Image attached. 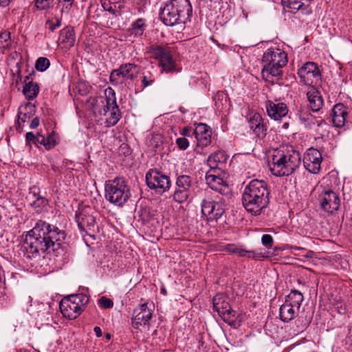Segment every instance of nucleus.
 Segmentation results:
<instances>
[{
  "instance_id": "nucleus-54",
  "label": "nucleus",
  "mask_w": 352,
  "mask_h": 352,
  "mask_svg": "<svg viewBox=\"0 0 352 352\" xmlns=\"http://www.w3.org/2000/svg\"><path fill=\"white\" fill-rule=\"evenodd\" d=\"M35 144L43 145L45 147V137L38 134Z\"/></svg>"
},
{
  "instance_id": "nucleus-42",
  "label": "nucleus",
  "mask_w": 352,
  "mask_h": 352,
  "mask_svg": "<svg viewBox=\"0 0 352 352\" xmlns=\"http://www.w3.org/2000/svg\"><path fill=\"white\" fill-rule=\"evenodd\" d=\"M50 65V62L48 58L45 57L38 58L35 64L36 69L39 72L45 71Z\"/></svg>"
},
{
  "instance_id": "nucleus-6",
  "label": "nucleus",
  "mask_w": 352,
  "mask_h": 352,
  "mask_svg": "<svg viewBox=\"0 0 352 352\" xmlns=\"http://www.w3.org/2000/svg\"><path fill=\"white\" fill-rule=\"evenodd\" d=\"M105 198L110 203L123 206L131 197V190L127 181L124 177H116L106 182Z\"/></svg>"
},
{
  "instance_id": "nucleus-57",
  "label": "nucleus",
  "mask_w": 352,
  "mask_h": 352,
  "mask_svg": "<svg viewBox=\"0 0 352 352\" xmlns=\"http://www.w3.org/2000/svg\"><path fill=\"white\" fill-rule=\"evenodd\" d=\"M39 125V118L38 117H35L31 122L30 124V127L31 129H36Z\"/></svg>"
},
{
  "instance_id": "nucleus-8",
  "label": "nucleus",
  "mask_w": 352,
  "mask_h": 352,
  "mask_svg": "<svg viewBox=\"0 0 352 352\" xmlns=\"http://www.w3.org/2000/svg\"><path fill=\"white\" fill-rule=\"evenodd\" d=\"M145 179L147 186L159 195L167 192L171 186L170 177L157 169H150L146 173Z\"/></svg>"
},
{
  "instance_id": "nucleus-60",
  "label": "nucleus",
  "mask_w": 352,
  "mask_h": 352,
  "mask_svg": "<svg viewBox=\"0 0 352 352\" xmlns=\"http://www.w3.org/2000/svg\"><path fill=\"white\" fill-rule=\"evenodd\" d=\"M12 0H0V6L2 7H6L9 5Z\"/></svg>"
},
{
  "instance_id": "nucleus-39",
  "label": "nucleus",
  "mask_w": 352,
  "mask_h": 352,
  "mask_svg": "<svg viewBox=\"0 0 352 352\" xmlns=\"http://www.w3.org/2000/svg\"><path fill=\"white\" fill-rule=\"evenodd\" d=\"M48 201L45 197H38L36 199H33L30 205L37 211L40 212L43 208L47 206Z\"/></svg>"
},
{
  "instance_id": "nucleus-13",
  "label": "nucleus",
  "mask_w": 352,
  "mask_h": 352,
  "mask_svg": "<svg viewBox=\"0 0 352 352\" xmlns=\"http://www.w3.org/2000/svg\"><path fill=\"white\" fill-rule=\"evenodd\" d=\"M152 309L148 306V303H143L137 307L133 313L132 325L138 329L142 325H148L152 318Z\"/></svg>"
},
{
  "instance_id": "nucleus-53",
  "label": "nucleus",
  "mask_w": 352,
  "mask_h": 352,
  "mask_svg": "<svg viewBox=\"0 0 352 352\" xmlns=\"http://www.w3.org/2000/svg\"><path fill=\"white\" fill-rule=\"evenodd\" d=\"M56 23H54L51 21L48 20L47 23L50 25L49 29L54 32L57 28H59L61 25V20L58 18L56 19Z\"/></svg>"
},
{
  "instance_id": "nucleus-37",
  "label": "nucleus",
  "mask_w": 352,
  "mask_h": 352,
  "mask_svg": "<svg viewBox=\"0 0 352 352\" xmlns=\"http://www.w3.org/2000/svg\"><path fill=\"white\" fill-rule=\"evenodd\" d=\"M72 298L74 300L79 307L81 308V311L84 309L85 305L89 302V298L86 294H78L75 295H71Z\"/></svg>"
},
{
  "instance_id": "nucleus-25",
  "label": "nucleus",
  "mask_w": 352,
  "mask_h": 352,
  "mask_svg": "<svg viewBox=\"0 0 352 352\" xmlns=\"http://www.w3.org/2000/svg\"><path fill=\"white\" fill-rule=\"evenodd\" d=\"M285 7L292 10H301L302 14H309L311 13L309 4H305L302 0H282Z\"/></svg>"
},
{
  "instance_id": "nucleus-20",
  "label": "nucleus",
  "mask_w": 352,
  "mask_h": 352,
  "mask_svg": "<svg viewBox=\"0 0 352 352\" xmlns=\"http://www.w3.org/2000/svg\"><path fill=\"white\" fill-rule=\"evenodd\" d=\"M206 181L212 190L217 191L221 195L229 194L230 188L228 185L221 177L207 173L206 175Z\"/></svg>"
},
{
  "instance_id": "nucleus-64",
  "label": "nucleus",
  "mask_w": 352,
  "mask_h": 352,
  "mask_svg": "<svg viewBox=\"0 0 352 352\" xmlns=\"http://www.w3.org/2000/svg\"><path fill=\"white\" fill-rule=\"evenodd\" d=\"M351 331H352V324H351V328H350V329H349V333H351Z\"/></svg>"
},
{
  "instance_id": "nucleus-52",
  "label": "nucleus",
  "mask_w": 352,
  "mask_h": 352,
  "mask_svg": "<svg viewBox=\"0 0 352 352\" xmlns=\"http://www.w3.org/2000/svg\"><path fill=\"white\" fill-rule=\"evenodd\" d=\"M29 195L32 196L34 199H36L38 197H41L40 195V188L36 186H33L32 187L30 188Z\"/></svg>"
},
{
  "instance_id": "nucleus-45",
  "label": "nucleus",
  "mask_w": 352,
  "mask_h": 352,
  "mask_svg": "<svg viewBox=\"0 0 352 352\" xmlns=\"http://www.w3.org/2000/svg\"><path fill=\"white\" fill-rule=\"evenodd\" d=\"M98 304L102 309H109L113 306V300L106 296L100 298L98 300Z\"/></svg>"
},
{
  "instance_id": "nucleus-10",
  "label": "nucleus",
  "mask_w": 352,
  "mask_h": 352,
  "mask_svg": "<svg viewBox=\"0 0 352 352\" xmlns=\"http://www.w3.org/2000/svg\"><path fill=\"white\" fill-rule=\"evenodd\" d=\"M298 75L304 85L311 87L317 84L320 80V73L317 64L307 62L298 69Z\"/></svg>"
},
{
  "instance_id": "nucleus-32",
  "label": "nucleus",
  "mask_w": 352,
  "mask_h": 352,
  "mask_svg": "<svg viewBox=\"0 0 352 352\" xmlns=\"http://www.w3.org/2000/svg\"><path fill=\"white\" fill-rule=\"evenodd\" d=\"M227 156L223 151H218L211 154L208 158V164L211 168H216L219 163H224Z\"/></svg>"
},
{
  "instance_id": "nucleus-47",
  "label": "nucleus",
  "mask_w": 352,
  "mask_h": 352,
  "mask_svg": "<svg viewBox=\"0 0 352 352\" xmlns=\"http://www.w3.org/2000/svg\"><path fill=\"white\" fill-rule=\"evenodd\" d=\"M56 144L55 137L53 134L48 135L45 137V148L50 150L54 147Z\"/></svg>"
},
{
  "instance_id": "nucleus-14",
  "label": "nucleus",
  "mask_w": 352,
  "mask_h": 352,
  "mask_svg": "<svg viewBox=\"0 0 352 352\" xmlns=\"http://www.w3.org/2000/svg\"><path fill=\"white\" fill-rule=\"evenodd\" d=\"M59 308L63 316L69 320L76 319L82 312L81 308L74 302L71 296L65 297L60 302Z\"/></svg>"
},
{
  "instance_id": "nucleus-23",
  "label": "nucleus",
  "mask_w": 352,
  "mask_h": 352,
  "mask_svg": "<svg viewBox=\"0 0 352 352\" xmlns=\"http://www.w3.org/2000/svg\"><path fill=\"white\" fill-rule=\"evenodd\" d=\"M348 112L346 107L341 104H336L332 109V122L336 127H342L344 125Z\"/></svg>"
},
{
  "instance_id": "nucleus-18",
  "label": "nucleus",
  "mask_w": 352,
  "mask_h": 352,
  "mask_svg": "<svg viewBox=\"0 0 352 352\" xmlns=\"http://www.w3.org/2000/svg\"><path fill=\"white\" fill-rule=\"evenodd\" d=\"M340 202L338 195L332 190H328L323 195L321 206L326 212L332 213L339 209Z\"/></svg>"
},
{
  "instance_id": "nucleus-26",
  "label": "nucleus",
  "mask_w": 352,
  "mask_h": 352,
  "mask_svg": "<svg viewBox=\"0 0 352 352\" xmlns=\"http://www.w3.org/2000/svg\"><path fill=\"white\" fill-rule=\"evenodd\" d=\"M106 103L103 109L100 111L101 116H107V113L111 111L113 103H117L115 91L111 87H108L104 91Z\"/></svg>"
},
{
  "instance_id": "nucleus-44",
  "label": "nucleus",
  "mask_w": 352,
  "mask_h": 352,
  "mask_svg": "<svg viewBox=\"0 0 352 352\" xmlns=\"http://www.w3.org/2000/svg\"><path fill=\"white\" fill-rule=\"evenodd\" d=\"M155 81V78L153 75L150 72H147L146 74H143L142 78V84L144 88H146L150 85H151Z\"/></svg>"
},
{
  "instance_id": "nucleus-17",
  "label": "nucleus",
  "mask_w": 352,
  "mask_h": 352,
  "mask_svg": "<svg viewBox=\"0 0 352 352\" xmlns=\"http://www.w3.org/2000/svg\"><path fill=\"white\" fill-rule=\"evenodd\" d=\"M224 250L230 254H237L240 257H245L255 260H263L267 257V256H265L263 252L258 250H247L234 244L227 245Z\"/></svg>"
},
{
  "instance_id": "nucleus-56",
  "label": "nucleus",
  "mask_w": 352,
  "mask_h": 352,
  "mask_svg": "<svg viewBox=\"0 0 352 352\" xmlns=\"http://www.w3.org/2000/svg\"><path fill=\"white\" fill-rule=\"evenodd\" d=\"M27 141H32L35 143L37 136H36L32 132H28L25 135Z\"/></svg>"
},
{
  "instance_id": "nucleus-27",
  "label": "nucleus",
  "mask_w": 352,
  "mask_h": 352,
  "mask_svg": "<svg viewBox=\"0 0 352 352\" xmlns=\"http://www.w3.org/2000/svg\"><path fill=\"white\" fill-rule=\"evenodd\" d=\"M303 300L302 294L296 289H292L286 296L285 303L298 311Z\"/></svg>"
},
{
  "instance_id": "nucleus-63",
  "label": "nucleus",
  "mask_w": 352,
  "mask_h": 352,
  "mask_svg": "<svg viewBox=\"0 0 352 352\" xmlns=\"http://www.w3.org/2000/svg\"><path fill=\"white\" fill-rule=\"evenodd\" d=\"M293 248H294V250H299V249H300V248L296 247H296H294Z\"/></svg>"
},
{
  "instance_id": "nucleus-36",
  "label": "nucleus",
  "mask_w": 352,
  "mask_h": 352,
  "mask_svg": "<svg viewBox=\"0 0 352 352\" xmlns=\"http://www.w3.org/2000/svg\"><path fill=\"white\" fill-rule=\"evenodd\" d=\"M190 196V190L181 189L177 188L174 194H173V199L178 203H184L185 202Z\"/></svg>"
},
{
  "instance_id": "nucleus-29",
  "label": "nucleus",
  "mask_w": 352,
  "mask_h": 352,
  "mask_svg": "<svg viewBox=\"0 0 352 352\" xmlns=\"http://www.w3.org/2000/svg\"><path fill=\"white\" fill-rule=\"evenodd\" d=\"M297 311L284 302L279 308L280 318L284 322H288L294 318Z\"/></svg>"
},
{
  "instance_id": "nucleus-11",
  "label": "nucleus",
  "mask_w": 352,
  "mask_h": 352,
  "mask_svg": "<svg viewBox=\"0 0 352 352\" xmlns=\"http://www.w3.org/2000/svg\"><path fill=\"white\" fill-rule=\"evenodd\" d=\"M322 160L320 152L316 148H310L304 154L303 165L309 173L317 174L320 170Z\"/></svg>"
},
{
  "instance_id": "nucleus-43",
  "label": "nucleus",
  "mask_w": 352,
  "mask_h": 352,
  "mask_svg": "<svg viewBox=\"0 0 352 352\" xmlns=\"http://www.w3.org/2000/svg\"><path fill=\"white\" fill-rule=\"evenodd\" d=\"M28 108H32L31 106H25L24 107H20L19 109L18 113V122L20 124L21 122L25 123L28 119H30V116L29 112L27 111Z\"/></svg>"
},
{
  "instance_id": "nucleus-3",
  "label": "nucleus",
  "mask_w": 352,
  "mask_h": 352,
  "mask_svg": "<svg viewBox=\"0 0 352 352\" xmlns=\"http://www.w3.org/2000/svg\"><path fill=\"white\" fill-rule=\"evenodd\" d=\"M288 62L287 54L279 48H270L263 55V67L261 71L263 79L274 84L283 76L282 68Z\"/></svg>"
},
{
  "instance_id": "nucleus-9",
  "label": "nucleus",
  "mask_w": 352,
  "mask_h": 352,
  "mask_svg": "<svg viewBox=\"0 0 352 352\" xmlns=\"http://www.w3.org/2000/svg\"><path fill=\"white\" fill-rule=\"evenodd\" d=\"M201 213L208 221L219 219L224 213L225 208L222 204L214 201L210 196L206 195L201 201Z\"/></svg>"
},
{
  "instance_id": "nucleus-31",
  "label": "nucleus",
  "mask_w": 352,
  "mask_h": 352,
  "mask_svg": "<svg viewBox=\"0 0 352 352\" xmlns=\"http://www.w3.org/2000/svg\"><path fill=\"white\" fill-rule=\"evenodd\" d=\"M146 30L145 21L143 19H138L131 25V28L129 30V36L134 38L141 37Z\"/></svg>"
},
{
  "instance_id": "nucleus-50",
  "label": "nucleus",
  "mask_w": 352,
  "mask_h": 352,
  "mask_svg": "<svg viewBox=\"0 0 352 352\" xmlns=\"http://www.w3.org/2000/svg\"><path fill=\"white\" fill-rule=\"evenodd\" d=\"M176 144L180 150H186L189 146V142L184 137L178 138L176 140Z\"/></svg>"
},
{
  "instance_id": "nucleus-24",
  "label": "nucleus",
  "mask_w": 352,
  "mask_h": 352,
  "mask_svg": "<svg viewBox=\"0 0 352 352\" xmlns=\"http://www.w3.org/2000/svg\"><path fill=\"white\" fill-rule=\"evenodd\" d=\"M58 43L63 45V47L70 48L75 43L74 30L71 27H66L63 29L58 37Z\"/></svg>"
},
{
  "instance_id": "nucleus-40",
  "label": "nucleus",
  "mask_w": 352,
  "mask_h": 352,
  "mask_svg": "<svg viewBox=\"0 0 352 352\" xmlns=\"http://www.w3.org/2000/svg\"><path fill=\"white\" fill-rule=\"evenodd\" d=\"M11 44L10 42V33L9 32H4L0 34V48L3 52L6 49H8Z\"/></svg>"
},
{
  "instance_id": "nucleus-62",
  "label": "nucleus",
  "mask_w": 352,
  "mask_h": 352,
  "mask_svg": "<svg viewBox=\"0 0 352 352\" xmlns=\"http://www.w3.org/2000/svg\"><path fill=\"white\" fill-rule=\"evenodd\" d=\"M113 1V3H118L120 1V0H112Z\"/></svg>"
},
{
  "instance_id": "nucleus-12",
  "label": "nucleus",
  "mask_w": 352,
  "mask_h": 352,
  "mask_svg": "<svg viewBox=\"0 0 352 352\" xmlns=\"http://www.w3.org/2000/svg\"><path fill=\"white\" fill-rule=\"evenodd\" d=\"M90 208L83 209L76 214V221L79 229L88 234L98 230L96 218L89 212Z\"/></svg>"
},
{
  "instance_id": "nucleus-4",
  "label": "nucleus",
  "mask_w": 352,
  "mask_h": 352,
  "mask_svg": "<svg viewBox=\"0 0 352 352\" xmlns=\"http://www.w3.org/2000/svg\"><path fill=\"white\" fill-rule=\"evenodd\" d=\"M301 157L299 152L292 147L287 151L278 149L272 157L269 167L272 174L277 177L292 175L300 166Z\"/></svg>"
},
{
  "instance_id": "nucleus-48",
  "label": "nucleus",
  "mask_w": 352,
  "mask_h": 352,
  "mask_svg": "<svg viewBox=\"0 0 352 352\" xmlns=\"http://www.w3.org/2000/svg\"><path fill=\"white\" fill-rule=\"evenodd\" d=\"M261 242L264 246L270 248L273 245L274 239L270 234H265L261 237Z\"/></svg>"
},
{
  "instance_id": "nucleus-49",
  "label": "nucleus",
  "mask_w": 352,
  "mask_h": 352,
  "mask_svg": "<svg viewBox=\"0 0 352 352\" xmlns=\"http://www.w3.org/2000/svg\"><path fill=\"white\" fill-rule=\"evenodd\" d=\"M334 307L340 314H345L346 312V306L341 300H338L335 302Z\"/></svg>"
},
{
  "instance_id": "nucleus-46",
  "label": "nucleus",
  "mask_w": 352,
  "mask_h": 352,
  "mask_svg": "<svg viewBox=\"0 0 352 352\" xmlns=\"http://www.w3.org/2000/svg\"><path fill=\"white\" fill-rule=\"evenodd\" d=\"M54 0H36L35 6L40 10H43L51 7Z\"/></svg>"
},
{
  "instance_id": "nucleus-5",
  "label": "nucleus",
  "mask_w": 352,
  "mask_h": 352,
  "mask_svg": "<svg viewBox=\"0 0 352 352\" xmlns=\"http://www.w3.org/2000/svg\"><path fill=\"white\" fill-rule=\"evenodd\" d=\"M192 6L189 0H170L160 13L161 21L167 26L185 23L192 15Z\"/></svg>"
},
{
  "instance_id": "nucleus-16",
  "label": "nucleus",
  "mask_w": 352,
  "mask_h": 352,
  "mask_svg": "<svg viewBox=\"0 0 352 352\" xmlns=\"http://www.w3.org/2000/svg\"><path fill=\"white\" fill-rule=\"evenodd\" d=\"M265 104L267 115L275 120H280L288 113L287 105L283 102H278L277 100L275 101L267 100Z\"/></svg>"
},
{
  "instance_id": "nucleus-51",
  "label": "nucleus",
  "mask_w": 352,
  "mask_h": 352,
  "mask_svg": "<svg viewBox=\"0 0 352 352\" xmlns=\"http://www.w3.org/2000/svg\"><path fill=\"white\" fill-rule=\"evenodd\" d=\"M311 113L308 108L302 107L300 108L298 112V118L300 122L304 120V118H307Z\"/></svg>"
},
{
  "instance_id": "nucleus-38",
  "label": "nucleus",
  "mask_w": 352,
  "mask_h": 352,
  "mask_svg": "<svg viewBox=\"0 0 352 352\" xmlns=\"http://www.w3.org/2000/svg\"><path fill=\"white\" fill-rule=\"evenodd\" d=\"M322 121V120L318 119L312 114H310L307 118H304V120L301 124H304L306 128L311 129L314 126H319Z\"/></svg>"
},
{
  "instance_id": "nucleus-2",
  "label": "nucleus",
  "mask_w": 352,
  "mask_h": 352,
  "mask_svg": "<svg viewBox=\"0 0 352 352\" xmlns=\"http://www.w3.org/2000/svg\"><path fill=\"white\" fill-rule=\"evenodd\" d=\"M270 190L264 180L252 179L243 188V206L252 215H259L270 203Z\"/></svg>"
},
{
  "instance_id": "nucleus-22",
  "label": "nucleus",
  "mask_w": 352,
  "mask_h": 352,
  "mask_svg": "<svg viewBox=\"0 0 352 352\" xmlns=\"http://www.w3.org/2000/svg\"><path fill=\"white\" fill-rule=\"evenodd\" d=\"M307 96L310 109L314 112L320 111L324 103L320 92L314 86H311L307 91Z\"/></svg>"
},
{
  "instance_id": "nucleus-15",
  "label": "nucleus",
  "mask_w": 352,
  "mask_h": 352,
  "mask_svg": "<svg viewBox=\"0 0 352 352\" xmlns=\"http://www.w3.org/2000/svg\"><path fill=\"white\" fill-rule=\"evenodd\" d=\"M248 126L258 138L263 140L265 138L267 126L259 113H254L250 116Z\"/></svg>"
},
{
  "instance_id": "nucleus-55",
  "label": "nucleus",
  "mask_w": 352,
  "mask_h": 352,
  "mask_svg": "<svg viewBox=\"0 0 352 352\" xmlns=\"http://www.w3.org/2000/svg\"><path fill=\"white\" fill-rule=\"evenodd\" d=\"M192 134V131L188 127L184 128L181 131V135L185 137H190Z\"/></svg>"
},
{
  "instance_id": "nucleus-1",
  "label": "nucleus",
  "mask_w": 352,
  "mask_h": 352,
  "mask_svg": "<svg viewBox=\"0 0 352 352\" xmlns=\"http://www.w3.org/2000/svg\"><path fill=\"white\" fill-rule=\"evenodd\" d=\"M64 230L43 221H38L25 236L22 250L29 259L44 257L45 252H53L58 256L64 252Z\"/></svg>"
},
{
  "instance_id": "nucleus-35",
  "label": "nucleus",
  "mask_w": 352,
  "mask_h": 352,
  "mask_svg": "<svg viewBox=\"0 0 352 352\" xmlns=\"http://www.w3.org/2000/svg\"><path fill=\"white\" fill-rule=\"evenodd\" d=\"M109 79L111 83L113 85H119L123 83L125 78L122 76V72L120 67L111 72Z\"/></svg>"
},
{
  "instance_id": "nucleus-61",
  "label": "nucleus",
  "mask_w": 352,
  "mask_h": 352,
  "mask_svg": "<svg viewBox=\"0 0 352 352\" xmlns=\"http://www.w3.org/2000/svg\"><path fill=\"white\" fill-rule=\"evenodd\" d=\"M288 126H289V124L287 122H285V123L283 124V127L285 128V129L287 128Z\"/></svg>"
},
{
  "instance_id": "nucleus-33",
  "label": "nucleus",
  "mask_w": 352,
  "mask_h": 352,
  "mask_svg": "<svg viewBox=\"0 0 352 352\" xmlns=\"http://www.w3.org/2000/svg\"><path fill=\"white\" fill-rule=\"evenodd\" d=\"M39 91L38 85L32 81L25 82L23 93L28 100H33L36 97Z\"/></svg>"
},
{
  "instance_id": "nucleus-30",
  "label": "nucleus",
  "mask_w": 352,
  "mask_h": 352,
  "mask_svg": "<svg viewBox=\"0 0 352 352\" xmlns=\"http://www.w3.org/2000/svg\"><path fill=\"white\" fill-rule=\"evenodd\" d=\"M113 108L106 116V123L108 126H115L122 118V113L117 103H113Z\"/></svg>"
},
{
  "instance_id": "nucleus-28",
  "label": "nucleus",
  "mask_w": 352,
  "mask_h": 352,
  "mask_svg": "<svg viewBox=\"0 0 352 352\" xmlns=\"http://www.w3.org/2000/svg\"><path fill=\"white\" fill-rule=\"evenodd\" d=\"M120 67L125 79L131 80H133L136 78L140 70V66L131 63L122 64Z\"/></svg>"
},
{
  "instance_id": "nucleus-21",
  "label": "nucleus",
  "mask_w": 352,
  "mask_h": 352,
  "mask_svg": "<svg viewBox=\"0 0 352 352\" xmlns=\"http://www.w3.org/2000/svg\"><path fill=\"white\" fill-rule=\"evenodd\" d=\"M213 308L224 320L229 318L234 311L231 309L226 298L222 294H217L213 298Z\"/></svg>"
},
{
  "instance_id": "nucleus-41",
  "label": "nucleus",
  "mask_w": 352,
  "mask_h": 352,
  "mask_svg": "<svg viewBox=\"0 0 352 352\" xmlns=\"http://www.w3.org/2000/svg\"><path fill=\"white\" fill-rule=\"evenodd\" d=\"M74 0H58V6L61 7V14H68L70 12Z\"/></svg>"
},
{
  "instance_id": "nucleus-7",
  "label": "nucleus",
  "mask_w": 352,
  "mask_h": 352,
  "mask_svg": "<svg viewBox=\"0 0 352 352\" xmlns=\"http://www.w3.org/2000/svg\"><path fill=\"white\" fill-rule=\"evenodd\" d=\"M148 52L159 60V66L162 69V72L171 73L177 71L169 47L152 45L148 47Z\"/></svg>"
},
{
  "instance_id": "nucleus-58",
  "label": "nucleus",
  "mask_w": 352,
  "mask_h": 352,
  "mask_svg": "<svg viewBox=\"0 0 352 352\" xmlns=\"http://www.w3.org/2000/svg\"><path fill=\"white\" fill-rule=\"evenodd\" d=\"M94 331L98 338H100L102 336V330L99 327H95L94 328Z\"/></svg>"
},
{
  "instance_id": "nucleus-19",
  "label": "nucleus",
  "mask_w": 352,
  "mask_h": 352,
  "mask_svg": "<svg viewBox=\"0 0 352 352\" xmlns=\"http://www.w3.org/2000/svg\"><path fill=\"white\" fill-rule=\"evenodd\" d=\"M192 134L195 135L197 141V145L199 146H206L211 142V131L206 124H198L192 130Z\"/></svg>"
},
{
  "instance_id": "nucleus-34",
  "label": "nucleus",
  "mask_w": 352,
  "mask_h": 352,
  "mask_svg": "<svg viewBox=\"0 0 352 352\" xmlns=\"http://www.w3.org/2000/svg\"><path fill=\"white\" fill-rule=\"evenodd\" d=\"M192 185V179L189 175H182L177 177L176 180L177 188L190 190Z\"/></svg>"
},
{
  "instance_id": "nucleus-59",
  "label": "nucleus",
  "mask_w": 352,
  "mask_h": 352,
  "mask_svg": "<svg viewBox=\"0 0 352 352\" xmlns=\"http://www.w3.org/2000/svg\"><path fill=\"white\" fill-rule=\"evenodd\" d=\"M102 7H103V8H104V9L105 10H107V12H110L111 14H113V15H115V16L116 15V10H113V9L112 8V7H111V6H109L108 8H106V7H105V3H103V4H102Z\"/></svg>"
}]
</instances>
